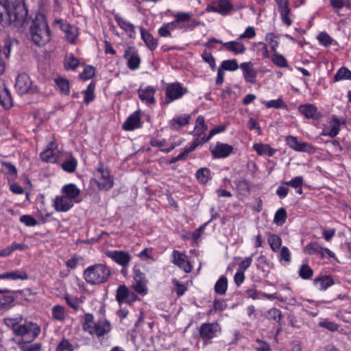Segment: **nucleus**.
<instances>
[{
  "label": "nucleus",
  "mask_w": 351,
  "mask_h": 351,
  "mask_svg": "<svg viewBox=\"0 0 351 351\" xmlns=\"http://www.w3.org/2000/svg\"><path fill=\"white\" fill-rule=\"evenodd\" d=\"M27 10L23 0H0V25L22 27L27 18Z\"/></svg>",
  "instance_id": "obj_1"
},
{
  "label": "nucleus",
  "mask_w": 351,
  "mask_h": 351,
  "mask_svg": "<svg viewBox=\"0 0 351 351\" xmlns=\"http://www.w3.org/2000/svg\"><path fill=\"white\" fill-rule=\"evenodd\" d=\"M4 322L7 326L12 329L16 335L22 337L27 341L34 340L40 332L38 324L23 320L21 315L5 318Z\"/></svg>",
  "instance_id": "obj_2"
},
{
  "label": "nucleus",
  "mask_w": 351,
  "mask_h": 351,
  "mask_svg": "<svg viewBox=\"0 0 351 351\" xmlns=\"http://www.w3.org/2000/svg\"><path fill=\"white\" fill-rule=\"evenodd\" d=\"M30 39L38 46H44L51 40V33L45 16L37 14L29 28Z\"/></svg>",
  "instance_id": "obj_3"
},
{
  "label": "nucleus",
  "mask_w": 351,
  "mask_h": 351,
  "mask_svg": "<svg viewBox=\"0 0 351 351\" xmlns=\"http://www.w3.org/2000/svg\"><path fill=\"white\" fill-rule=\"evenodd\" d=\"M83 329L93 337L100 339L111 331L112 326L110 322L106 319L94 322V317L91 314H86Z\"/></svg>",
  "instance_id": "obj_4"
},
{
  "label": "nucleus",
  "mask_w": 351,
  "mask_h": 351,
  "mask_svg": "<svg viewBox=\"0 0 351 351\" xmlns=\"http://www.w3.org/2000/svg\"><path fill=\"white\" fill-rule=\"evenodd\" d=\"M110 270L103 264H95L87 267L84 271V278L90 285H100L107 281Z\"/></svg>",
  "instance_id": "obj_5"
},
{
  "label": "nucleus",
  "mask_w": 351,
  "mask_h": 351,
  "mask_svg": "<svg viewBox=\"0 0 351 351\" xmlns=\"http://www.w3.org/2000/svg\"><path fill=\"white\" fill-rule=\"evenodd\" d=\"M192 14L190 12H178L173 14L174 20L169 22L173 31L180 30L182 32L193 29L199 24L195 20L191 21Z\"/></svg>",
  "instance_id": "obj_6"
},
{
  "label": "nucleus",
  "mask_w": 351,
  "mask_h": 351,
  "mask_svg": "<svg viewBox=\"0 0 351 351\" xmlns=\"http://www.w3.org/2000/svg\"><path fill=\"white\" fill-rule=\"evenodd\" d=\"M101 191H108L114 186V178L110 171L103 165L100 164L94 172V178L92 180Z\"/></svg>",
  "instance_id": "obj_7"
},
{
  "label": "nucleus",
  "mask_w": 351,
  "mask_h": 351,
  "mask_svg": "<svg viewBox=\"0 0 351 351\" xmlns=\"http://www.w3.org/2000/svg\"><path fill=\"white\" fill-rule=\"evenodd\" d=\"M15 88L19 95L26 93H34L37 91V87L35 86L29 76L26 73H21L18 75Z\"/></svg>",
  "instance_id": "obj_8"
},
{
  "label": "nucleus",
  "mask_w": 351,
  "mask_h": 351,
  "mask_svg": "<svg viewBox=\"0 0 351 351\" xmlns=\"http://www.w3.org/2000/svg\"><path fill=\"white\" fill-rule=\"evenodd\" d=\"M187 92V88L178 82L169 84L166 87L165 102L169 104L179 99Z\"/></svg>",
  "instance_id": "obj_9"
},
{
  "label": "nucleus",
  "mask_w": 351,
  "mask_h": 351,
  "mask_svg": "<svg viewBox=\"0 0 351 351\" xmlns=\"http://www.w3.org/2000/svg\"><path fill=\"white\" fill-rule=\"evenodd\" d=\"M345 123L346 121L343 117L339 118L333 115L328 121L321 134L333 138L339 134L341 125Z\"/></svg>",
  "instance_id": "obj_10"
},
{
  "label": "nucleus",
  "mask_w": 351,
  "mask_h": 351,
  "mask_svg": "<svg viewBox=\"0 0 351 351\" xmlns=\"http://www.w3.org/2000/svg\"><path fill=\"white\" fill-rule=\"evenodd\" d=\"M124 58L127 61V66L132 71L137 70L141 62L138 50L134 47H128L124 52Z\"/></svg>",
  "instance_id": "obj_11"
},
{
  "label": "nucleus",
  "mask_w": 351,
  "mask_h": 351,
  "mask_svg": "<svg viewBox=\"0 0 351 351\" xmlns=\"http://www.w3.org/2000/svg\"><path fill=\"white\" fill-rule=\"evenodd\" d=\"M220 332L221 328L217 323H204L199 328L200 336L204 341L217 337Z\"/></svg>",
  "instance_id": "obj_12"
},
{
  "label": "nucleus",
  "mask_w": 351,
  "mask_h": 351,
  "mask_svg": "<svg viewBox=\"0 0 351 351\" xmlns=\"http://www.w3.org/2000/svg\"><path fill=\"white\" fill-rule=\"evenodd\" d=\"M147 280L145 275L137 269H134V283L132 289L138 294L145 295L148 292Z\"/></svg>",
  "instance_id": "obj_13"
},
{
  "label": "nucleus",
  "mask_w": 351,
  "mask_h": 351,
  "mask_svg": "<svg viewBox=\"0 0 351 351\" xmlns=\"http://www.w3.org/2000/svg\"><path fill=\"white\" fill-rule=\"evenodd\" d=\"M233 149L231 145L221 142H217L210 147V151L215 158H227L232 154Z\"/></svg>",
  "instance_id": "obj_14"
},
{
  "label": "nucleus",
  "mask_w": 351,
  "mask_h": 351,
  "mask_svg": "<svg viewBox=\"0 0 351 351\" xmlns=\"http://www.w3.org/2000/svg\"><path fill=\"white\" fill-rule=\"evenodd\" d=\"M106 256L123 267H127L132 259L130 254L123 250H109Z\"/></svg>",
  "instance_id": "obj_15"
},
{
  "label": "nucleus",
  "mask_w": 351,
  "mask_h": 351,
  "mask_svg": "<svg viewBox=\"0 0 351 351\" xmlns=\"http://www.w3.org/2000/svg\"><path fill=\"white\" fill-rule=\"evenodd\" d=\"M285 141L287 144L295 151L308 153L315 152V148L311 144L299 141L295 136H288Z\"/></svg>",
  "instance_id": "obj_16"
},
{
  "label": "nucleus",
  "mask_w": 351,
  "mask_h": 351,
  "mask_svg": "<svg viewBox=\"0 0 351 351\" xmlns=\"http://www.w3.org/2000/svg\"><path fill=\"white\" fill-rule=\"evenodd\" d=\"M116 298L119 304H132L138 300L137 295L135 293L129 291L124 285L119 287L117 291Z\"/></svg>",
  "instance_id": "obj_17"
},
{
  "label": "nucleus",
  "mask_w": 351,
  "mask_h": 351,
  "mask_svg": "<svg viewBox=\"0 0 351 351\" xmlns=\"http://www.w3.org/2000/svg\"><path fill=\"white\" fill-rule=\"evenodd\" d=\"M221 50H226L232 53L234 55H241L245 53L247 48L241 39L226 42L223 43Z\"/></svg>",
  "instance_id": "obj_18"
},
{
  "label": "nucleus",
  "mask_w": 351,
  "mask_h": 351,
  "mask_svg": "<svg viewBox=\"0 0 351 351\" xmlns=\"http://www.w3.org/2000/svg\"><path fill=\"white\" fill-rule=\"evenodd\" d=\"M114 19L119 27L125 32L130 38L134 39L136 38V27L131 22L119 14L114 15Z\"/></svg>",
  "instance_id": "obj_19"
},
{
  "label": "nucleus",
  "mask_w": 351,
  "mask_h": 351,
  "mask_svg": "<svg viewBox=\"0 0 351 351\" xmlns=\"http://www.w3.org/2000/svg\"><path fill=\"white\" fill-rule=\"evenodd\" d=\"M75 204L74 200L69 199L65 195L61 193L57 196L53 202L54 208L58 212H67Z\"/></svg>",
  "instance_id": "obj_20"
},
{
  "label": "nucleus",
  "mask_w": 351,
  "mask_h": 351,
  "mask_svg": "<svg viewBox=\"0 0 351 351\" xmlns=\"http://www.w3.org/2000/svg\"><path fill=\"white\" fill-rule=\"evenodd\" d=\"M240 68L243 71L245 80L250 84H255L256 82L257 72L254 68L252 62H246L240 64Z\"/></svg>",
  "instance_id": "obj_21"
},
{
  "label": "nucleus",
  "mask_w": 351,
  "mask_h": 351,
  "mask_svg": "<svg viewBox=\"0 0 351 351\" xmlns=\"http://www.w3.org/2000/svg\"><path fill=\"white\" fill-rule=\"evenodd\" d=\"M139 98L143 102L147 104H152L155 103L154 95L156 93V88L151 86H141L138 90Z\"/></svg>",
  "instance_id": "obj_22"
},
{
  "label": "nucleus",
  "mask_w": 351,
  "mask_h": 351,
  "mask_svg": "<svg viewBox=\"0 0 351 351\" xmlns=\"http://www.w3.org/2000/svg\"><path fill=\"white\" fill-rule=\"evenodd\" d=\"M56 147L57 145L55 142H50L46 149L40 153V158L47 162H56L58 159Z\"/></svg>",
  "instance_id": "obj_23"
},
{
  "label": "nucleus",
  "mask_w": 351,
  "mask_h": 351,
  "mask_svg": "<svg viewBox=\"0 0 351 351\" xmlns=\"http://www.w3.org/2000/svg\"><path fill=\"white\" fill-rule=\"evenodd\" d=\"M173 263L183 269L186 273H189L192 270V266L187 259V256L178 250L173 252Z\"/></svg>",
  "instance_id": "obj_24"
},
{
  "label": "nucleus",
  "mask_w": 351,
  "mask_h": 351,
  "mask_svg": "<svg viewBox=\"0 0 351 351\" xmlns=\"http://www.w3.org/2000/svg\"><path fill=\"white\" fill-rule=\"evenodd\" d=\"M141 110H136L132 114L123 125V128L127 131L134 130L141 126Z\"/></svg>",
  "instance_id": "obj_25"
},
{
  "label": "nucleus",
  "mask_w": 351,
  "mask_h": 351,
  "mask_svg": "<svg viewBox=\"0 0 351 351\" xmlns=\"http://www.w3.org/2000/svg\"><path fill=\"white\" fill-rule=\"evenodd\" d=\"M80 189L74 184H64L61 189V193L65 195L69 199L74 200L75 203L80 202Z\"/></svg>",
  "instance_id": "obj_26"
},
{
  "label": "nucleus",
  "mask_w": 351,
  "mask_h": 351,
  "mask_svg": "<svg viewBox=\"0 0 351 351\" xmlns=\"http://www.w3.org/2000/svg\"><path fill=\"white\" fill-rule=\"evenodd\" d=\"M12 42L10 39L4 40L3 45H0V75L3 74L5 69L4 57L8 58L11 52Z\"/></svg>",
  "instance_id": "obj_27"
},
{
  "label": "nucleus",
  "mask_w": 351,
  "mask_h": 351,
  "mask_svg": "<svg viewBox=\"0 0 351 351\" xmlns=\"http://www.w3.org/2000/svg\"><path fill=\"white\" fill-rule=\"evenodd\" d=\"M208 127L205 123L204 117L202 115L197 117L195 121V125L193 134L195 138H198L202 140L204 137H207L205 134V132L207 130Z\"/></svg>",
  "instance_id": "obj_28"
},
{
  "label": "nucleus",
  "mask_w": 351,
  "mask_h": 351,
  "mask_svg": "<svg viewBox=\"0 0 351 351\" xmlns=\"http://www.w3.org/2000/svg\"><path fill=\"white\" fill-rule=\"evenodd\" d=\"M141 36L145 45L152 51L155 50L158 46V42L152 34L143 27H139Z\"/></svg>",
  "instance_id": "obj_29"
},
{
  "label": "nucleus",
  "mask_w": 351,
  "mask_h": 351,
  "mask_svg": "<svg viewBox=\"0 0 351 351\" xmlns=\"http://www.w3.org/2000/svg\"><path fill=\"white\" fill-rule=\"evenodd\" d=\"M313 284L318 290L326 291L335 284V281L331 276L326 275L315 278Z\"/></svg>",
  "instance_id": "obj_30"
},
{
  "label": "nucleus",
  "mask_w": 351,
  "mask_h": 351,
  "mask_svg": "<svg viewBox=\"0 0 351 351\" xmlns=\"http://www.w3.org/2000/svg\"><path fill=\"white\" fill-rule=\"evenodd\" d=\"M190 119L191 115L188 114L177 115L169 121V125L173 130H178L188 124Z\"/></svg>",
  "instance_id": "obj_31"
},
{
  "label": "nucleus",
  "mask_w": 351,
  "mask_h": 351,
  "mask_svg": "<svg viewBox=\"0 0 351 351\" xmlns=\"http://www.w3.org/2000/svg\"><path fill=\"white\" fill-rule=\"evenodd\" d=\"M276 3L278 7L279 12H280L281 19L282 21L287 25H290L292 23L289 16L290 9L288 6L287 0H276Z\"/></svg>",
  "instance_id": "obj_32"
},
{
  "label": "nucleus",
  "mask_w": 351,
  "mask_h": 351,
  "mask_svg": "<svg viewBox=\"0 0 351 351\" xmlns=\"http://www.w3.org/2000/svg\"><path fill=\"white\" fill-rule=\"evenodd\" d=\"M253 148L260 156H272L276 152V149L272 148L269 145L262 143H254Z\"/></svg>",
  "instance_id": "obj_33"
},
{
  "label": "nucleus",
  "mask_w": 351,
  "mask_h": 351,
  "mask_svg": "<svg viewBox=\"0 0 351 351\" xmlns=\"http://www.w3.org/2000/svg\"><path fill=\"white\" fill-rule=\"evenodd\" d=\"M28 275L25 271L21 270H15L12 271L5 272L0 274V280H26Z\"/></svg>",
  "instance_id": "obj_34"
},
{
  "label": "nucleus",
  "mask_w": 351,
  "mask_h": 351,
  "mask_svg": "<svg viewBox=\"0 0 351 351\" xmlns=\"http://www.w3.org/2000/svg\"><path fill=\"white\" fill-rule=\"evenodd\" d=\"M298 110L306 118L317 119L318 117L317 109L313 104L301 105Z\"/></svg>",
  "instance_id": "obj_35"
},
{
  "label": "nucleus",
  "mask_w": 351,
  "mask_h": 351,
  "mask_svg": "<svg viewBox=\"0 0 351 351\" xmlns=\"http://www.w3.org/2000/svg\"><path fill=\"white\" fill-rule=\"evenodd\" d=\"M55 83L57 88L64 95H69L70 93V84L67 79L61 76L55 79Z\"/></svg>",
  "instance_id": "obj_36"
},
{
  "label": "nucleus",
  "mask_w": 351,
  "mask_h": 351,
  "mask_svg": "<svg viewBox=\"0 0 351 351\" xmlns=\"http://www.w3.org/2000/svg\"><path fill=\"white\" fill-rule=\"evenodd\" d=\"M0 104L5 108H10L12 106L10 92L5 87L0 88Z\"/></svg>",
  "instance_id": "obj_37"
},
{
  "label": "nucleus",
  "mask_w": 351,
  "mask_h": 351,
  "mask_svg": "<svg viewBox=\"0 0 351 351\" xmlns=\"http://www.w3.org/2000/svg\"><path fill=\"white\" fill-rule=\"evenodd\" d=\"M64 32L65 38L68 42L72 44L75 43V40L79 35L77 27L73 25H68L64 27Z\"/></svg>",
  "instance_id": "obj_38"
},
{
  "label": "nucleus",
  "mask_w": 351,
  "mask_h": 351,
  "mask_svg": "<svg viewBox=\"0 0 351 351\" xmlns=\"http://www.w3.org/2000/svg\"><path fill=\"white\" fill-rule=\"evenodd\" d=\"M77 166V160L73 156L69 155L61 164L62 169L67 173H73Z\"/></svg>",
  "instance_id": "obj_39"
},
{
  "label": "nucleus",
  "mask_w": 351,
  "mask_h": 351,
  "mask_svg": "<svg viewBox=\"0 0 351 351\" xmlns=\"http://www.w3.org/2000/svg\"><path fill=\"white\" fill-rule=\"evenodd\" d=\"M1 171L7 175L10 179H14L17 175L16 167L12 163L3 162H1Z\"/></svg>",
  "instance_id": "obj_40"
},
{
  "label": "nucleus",
  "mask_w": 351,
  "mask_h": 351,
  "mask_svg": "<svg viewBox=\"0 0 351 351\" xmlns=\"http://www.w3.org/2000/svg\"><path fill=\"white\" fill-rule=\"evenodd\" d=\"M279 34L273 32L267 33L265 35V39L269 44L272 52H276L279 46Z\"/></svg>",
  "instance_id": "obj_41"
},
{
  "label": "nucleus",
  "mask_w": 351,
  "mask_h": 351,
  "mask_svg": "<svg viewBox=\"0 0 351 351\" xmlns=\"http://www.w3.org/2000/svg\"><path fill=\"white\" fill-rule=\"evenodd\" d=\"M351 80V71L346 67H341L334 76V82Z\"/></svg>",
  "instance_id": "obj_42"
},
{
  "label": "nucleus",
  "mask_w": 351,
  "mask_h": 351,
  "mask_svg": "<svg viewBox=\"0 0 351 351\" xmlns=\"http://www.w3.org/2000/svg\"><path fill=\"white\" fill-rule=\"evenodd\" d=\"M64 68L66 70H75L80 64V61L73 54L67 55L64 58Z\"/></svg>",
  "instance_id": "obj_43"
},
{
  "label": "nucleus",
  "mask_w": 351,
  "mask_h": 351,
  "mask_svg": "<svg viewBox=\"0 0 351 351\" xmlns=\"http://www.w3.org/2000/svg\"><path fill=\"white\" fill-rule=\"evenodd\" d=\"M219 67H221L224 71H235L240 68V65L238 64L237 60L230 59L222 61Z\"/></svg>",
  "instance_id": "obj_44"
},
{
  "label": "nucleus",
  "mask_w": 351,
  "mask_h": 351,
  "mask_svg": "<svg viewBox=\"0 0 351 351\" xmlns=\"http://www.w3.org/2000/svg\"><path fill=\"white\" fill-rule=\"evenodd\" d=\"M228 287V280L225 276H221L215 285V291L217 293L223 295Z\"/></svg>",
  "instance_id": "obj_45"
},
{
  "label": "nucleus",
  "mask_w": 351,
  "mask_h": 351,
  "mask_svg": "<svg viewBox=\"0 0 351 351\" xmlns=\"http://www.w3.org/2000/svg\"><path fill=\"white\" fill-rule=\"evenodd\" d=\"M271 61L274 64L281 68H285L289 66L288 62L285 56L278 53L277 50L276 51V52H273Z\"/></svg>",
  "instance_id": "obj_46"
},
{
  "label": "nucleus",
  "mask_w": 351,
  "mask_h": 351,
  "mask_svg": "<svg viewBox=\"0 0 351 351\" xmlns=\"http://www.w3.org/2000/svg\"><path fill=\"white\" fill-rule=\"evenodd\" d=\"M262 104H264L267 108L280 109L285 108L287 107L282 98L269 101H262Z\"/></svg>",
  "instance_id": "obj_47"
},
{
  "label": "nucleus",
  "mask_w": 351,
  "mask_h": 351,
  "mask_svg": "<svg viewBox=\"0 0 351 351\" xmlns=\"http://www.w3.org/2000/svg\"><path fill=\"white\" fill-rule=\"evenodd\" d=\"M268 243L274 252L279 250L281 245L282 240L279 236L275 234H271L268 237Z\"/></svg>",
  "instance_id": "obj_48"
},
{
  "label": "nucleus",
  "mask_w": 351,
  "mask_h": 351,
  "mask_svg": "<svg viewBox=\"0 0 351 351\" xmlns=\"http://www.w3.org/2000/svg\"><path fill=\"white\" fill-rule=\"evenodd\" d=\"M287 217V214L284 208H279L275 213L274 222L278 226H282Z\"/></svg>",
  "instance_id": "obj_49"
},
{
  "label": "nucleus",
  "mask_w": 351,
  "mask_h": 351,
  "mask_svg": "<svg viewBox=\"0 0 351 351\" xmlns=\"http://www.w3.org/2000/svg\"><path fill=\"white\" fill-rule=\"evenodd\" d=\"M299 276L304 280L312 278L313 275V269L308 266L307 263H303L299 269Z\"/></svg>",
  "instance_id": "obj_50"
},
{
  "label": "nucleus",
  "mask_w": 351,
  "mask_h": 351,
  "mask_svg": "<svg viewBox=\"0 0 351 351\" xmlns=\"http://www.w3.org/2000/svg\"><path fill=\"white\" fill-rule=\"evenodd\" d=\"M218 13L222 15L227 14L232 9V5L228 0H219L217 1Z\"/></svg>",
  "instance_id": "obj_51"
},
{
  "label": "nucleus",
  "mask_w": 351,
  "mask_h": 351,
  "mask_svg": "<svg viewBox=\"0 0 351 351\" xmlns=\"http://www.w3.org/2000/svg\"><path fill=\"white\" fill-rule=\"evenodd\" d=\"M196 177L199 182L205 184L210 179V171L208 168H201L196 172Z\"/></svg>",
  "instance_id": "obj_52"
},
{
  "label": "nucleus",
  "mask_w": 351,
  "mask_h": 351,
  "mask_svg": "<svg viewBox=\"0 0 351 351\" xmlns=\"http://www.w3.org/2000/svg\"><path fill=\"white\" fill-rule=\"evenodd\" d=\"M65 308L60 305H56L52 308V317L54 319L63 321L65 318Z\"/></svg>",
  "instance_id": "obj_53"
},
{
  "label": "nucleus",
  "mask_w": 351,
  "mask_h": 351,
  "mask_svg": "<svg viewBox=\"0 0 351 351\" xmlns=\"http://www.w3.org/2000/svg\"><path fill=\"white\" fill-rule=\"evenodd\" d=\"M279 261L284 265H287L291 261V252L287 247H282L278 256Z\"/></svg>",
  "instance_id": "obj_54"
},
{
  "label": "nucleus",
  "mask_w": 351,
  "mask_h": 351,
  "mask_svg": "<svg viewBox=\"0 0 351 351\" xmlns=\"http://www.w3.org/2000/svg\"><path fill=\"white\" fill-rule=\"evenodd\" d=\"M282 183L285 185L290 186L295 189H298V188L303 186L304 179L302 176H296L291 180L285 181Z\"/></svg>",
  "instance_id": "obj_55"
},
{
  "label": "nucleus",
  "mask_w": 351,
  "mask_h": 351,
  "mask_svg": "<svg viewBox=\"0 0 351 351\" xmlns=\"http://www.w3.org/2000/svg\"><path fill=\"white\" fill-rule=\"evenodd\" d=\"M173 31L170 23H165L158 29V33L162 37H171Z\"/></svg>",
  "instance_id": "obj_56"
},
{
  "label": "nucleus",
  "mask_w": 351,
  "mask_h": 351,
  "mask_svg": "<svg viewBox=\"0 0 351 351\" xmlns=\"http://www.w3.org/2000/svg\"><path fill=\"white\" fill-rule=\"evenodd\" d=\"M201 56L203 60L209 64L212 70H214L215 69V60L210 52L204 51V52H202Z\"/></svg>",
  "instance_id": "obj_57"
},
{
  "label": "nucleus",
  "mask_w": 351,
  "mask_h": 351,
  "mask_svg": "<svg viewBox=\"0 0 351 351\" xmlns=\"http://www.w3.org/2000/svg\"><path fill=\"white\" fill-rule=\"evenodd\" d=\"M255 28L252 26H248L245 31L239 36V39H252L256 36Z\"/></svg>",
  "instance_id": "obj_58"
},
{
  "label": "nucleus",
  "mask_w": 351,
  "mask_h": 351,
  "mask_svg": "<svg viewBox=\"0 0 351 351\" xmlns=\"http://www.w3.org/2000/svg\"><path fill=\"white\" fill-rule=\"evenodd\" d=\"M322 246L317 243H311L304 247V252L308 254H320Z\"/></svg>",
  "instance_id": "obj_59"
},
{
  "label": "nucleus",
  "mask_w": 351,
  "mask_h": 351,
  "mask_svg": "<svg viewBox=\"0 0 351 351\" xmlns=\"http://www.w3.org/2000/svg\"><path fill=\"white\" fill-rule=\"evenodd\" d=\"M317 40L320 45L325 47L330 46L333 41L332 38L326 32H321L317 36Z\"/></svg>",
  "instance_id": "obj_60"
},
{
  "label": "nucleus",
  "mask_w": 351,
  "mask_h": 351,
  "mask_svg": "<svg viewBox=\"0 0 351 351\" xmlns=\"http://www.w3.org/2000/svg\"><path fill=\"white\" fill-rule=\"evenodd\" d=\"M65 300L69 306L73 308L75 310H77L80 308L81 301L78 298L75 296H71L69 295H66L65 296Z\"/></svg>",
  "instance_id": "obj_61"
},
{
  "label": "nucleus",
  "mask_w": 351,
  "mask_h": 351,
  "mask_svg": "<svg viewBox=\"0 0 351 351\" xmlns=\"http://www.w3.org/2000/svg\"><path fill=\"white\" fill-rule=\"evenodd\" d=\"M14 297L10 295L0 296V311L6 308L14 302Z\"/></svg>",
  "instance_id": "obj_62"
},
{
  "label": "nucleus",
  "mask_w": 351,
  "mask_h": 351,
  "mask_svg": "<svg viewBox=\"0 0 351 351\" xmlns=\"http://www.w3.org/2000/svg\"><path fill=\"white\" fill-rule=\"evenodd\" d=\"M95 75V69L92 66H84L83 72L80 74V77L83 80H89Z\"/></svg>",
  "instance_id": "obj_63"
},
{
  "label": "nucleus",
  "mask_w": 351,
  "mask_h": 351,
  "mask_svg": "<svg viewBox=\"0 0 351 351\" xmlns=\"http://www.w3.org/2000/svg\"><path fill=\"white\" fill-rule=\"evenodd\" d=\"M56 351H73L72 344L67 339H62L56 348Z\"/></svg>",
  "instance_id": "obj_64"
}]
</instances>
